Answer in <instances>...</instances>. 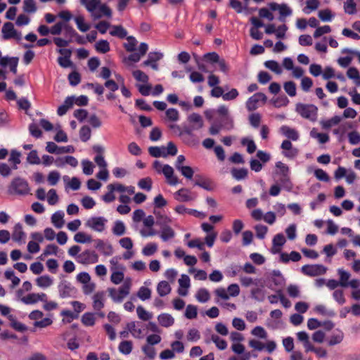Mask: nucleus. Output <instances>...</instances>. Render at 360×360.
<instances>
[{
    "instance_id": "1",
    "label": "nucleus",
    "mask_w": 360,
    "mask_h": 360,
    "mask_svg": "<svg viewBox=\"0 0 360 360\" xmlns=\"http://www.w3.org/2000/svg\"><path fill=\"white\" fill-rule=\"evenodd\" d=\"M8 191L13 195H26L30 193V188L25 179L21 177H15L8 186Z\"/></svg>"
},
{
    "instance_id": "2",
    "label": "nucleus",
    "mask_w": 360,
    "mask_h": 360,
    "mask_svg": "<svg viewBox=\"0 0 360 360\" xmlns=\"http://www.w3.org/2000/svg\"><path fill=\"white\" fill-rule=\"evenodd\" d=\"M296 111L303 118L311 122L316 121L317 118L318 108L313 104L298 103L296 105Z\"/></svg>"
},
{
    "instance_id": "3",
    "label": "nucleus",
    "mask_w": 360,
    "mask_h": 360,
    "mask_svg": "<svg viewBox=\"0 0 360 360\" xmlns=\"http://www.w3.org/2000/svg\"><path fill=\"white\" fill-rule=\"evenodd\" d=\"M130 284L129 283H124V284L119 288L117 291L115 288H109V295L115 302H121L123 299L129 293Z\"/></svg>"
},
{
    "instance_id": "4",
    "label": "nucleus",
    "mask_w": 360,
    "mask_h": 360,
    "mask_svg": "<svg viewBox=\"0 0 360 360\" xmlns=\"http://www.w3.org/2000/svg\"><path fill=\"white\" fill-rule=\"evenodd\" d=\"M59 297L62 299L75 297L77 290L68 281H61L58 285Z\"/></svg>"
},
{
    "instance_id": "5",
    "label": "nucleus",
    "mask_w": 360,
    "mask_h": 360,
    "mask_svg": "<svg viewBox=\"0 0 360 360\" xmlns=\"http://www.w3.org/2000/svg\"><path fill=\"white\" fill-rule=\"evenodd\" d=\"M302 272L307 276H317L326 272V267L322 264H306L302 266Z\"/></svg>"
},
{
    "instance_id": "6",
    "label": "nucleus",
    "mask_w": 360,
    "mask_h": 360,
    "mask_svg": "<svg viewBox=\"0 0 360 360\" xmlns=\"http://www.w3.org/2000/svg\"><path fill=\"white\" fill-rule=\"evenodd\" d=\"M107 221L103 217H93L87 220L86 226L95 231L102 232L105 230Z\"/></svg>"
},
{
    "instance_id": "7",
    "label": "nucleus",
    "mask_w": 360,
    "mask_h": 360,
    "mask_svg": "<svg viewBox=\"0 0 360 360\" xmlns=\"http://www.w3.org/2000/svg\"><path fill=\"white\" fill-rule=\"evenodd\" d=\"M269 7L272 11H279L280 17L278 19L281 22H285V18L292 15V10L285 4H278L276 2H271L269 4Z\"/></svg>"
},
{
    "instance_id": "8",
    "label": "nucleus",
    "mask_w": 360,
    "mask_h": 360,
    "mask_svg": "<svg viewBox=\"0 0 360 360\" xmlns=\"http://www.w3.org/2000/svg\"><path fill=\"white\" fill-rule=\"evenodd\" d=\"M281 148L283 150L282 153L283 156L288 159H293L298 155L299 150L293 148L290 140H284L281 145Z\"/></svg>"
},
{
    "instance_id": "9",
    "label": "nucleus",
    "mask_w": 360,
    "mask_h": 360,
    "mask_svg": "<svg viewBox=\"0 0 360 360\" xmlns=\"http://www.w3.org/2000/svg\"><path fill=\"white\" fill-rule=\"evenodd\" d=\"M58 51L63 56L58 58L57 60L59 65L63 68L72 67L73 65L70 60L72 51L68 49H60Z\"/></svg>"
},
{
    "instance_id": "10",
    "label": "nucleus",
    "mask_w": 360,
    "mask_h": 360,
    "mask_svg": "<svg viewBox=\"0 0 360 360\" xmlns=\"http://www.w3.org/2000/svg\"><path fill=\"white\" fill-rule=\"evenodd\" d=\"M78 258L82 264H94L98 262V256L95 251L85 250L79 255Z\"/></svg>"
},
{
    "instance_id": "11",
    "label": "nucleus",
    "mask_w": 360,
    "mask_h": 360,
    "mask_svg": "<svg viewBox=\"0 0 360 360\" xmlns=\"http://www.w3.org/2000/svg\"><path fill=\"white\" fill-rule=\"evenodd\" d=\"M162 173L165 175L169 185L176 186L179 183L178 177L174 175V169L170 165H164Z\"/></svg>"
},
{
    "instance_id": "12",
    "label": "nucleus",
    "mask_w": 360,
    "mask_h": 360,
    "mask_svg": "<svg viewBox=\"0 0 360 360\" xmlns=\"http://www.w3.org/2000/svg\"><path fill=\"white\" fill-rule=\"evenodd\" d=\"M279 133L292 141H297L300 138L298 131L287 125H282L279 129Z\"/></svg>"
},
{
    "instance_id": "13",
    "label": "nucleus",
    "mask_w": 360,
    "mask_h": 360,
    "mask_svg": "<svg viewBox=\"0 0 360 360\" xmlns=\"http://www.w3.org/2000/svg\"><path fill=\"white\" fill-rule=\"evenodd\" d=\"M194 185L198 186L209 191H212L214 189V185L212 181L200 175L195 176Z\"/></svg>"
},
{
    "instance_id": "14",
    "label": "nucleus",
    "mask_w": 360,
    "mask_h": 360,
    "mask_svg": "<svg viewBox=\"0 0 360 360\" xmlns=\"http://www.w3.org/2000/svg\"><path fill=\"white\" fill-rule=\"evenodd\" d=\"M286 240L283 233H277L272 240L273 248L271 252L274 254L281 251V248L285 243Z\"/></svg>"
},
{
    "instance_id": "15",
    "label": "nucleus",
    "mask_w": 360,
    "mask_h": 360,
    "mask_svg": "<svg viewBox=\"0 0 360 360\" xmlns=\"http://www.w3.org/2000/svg\"><path fill=\"white\" fill-rule=\"evenodd\" d=\"M4 39H9L16 37L17 31L14 28V25L11 22H5L1 30Z\"/></svg>"
},
{
    "instance_id": "16",
    "label": "nucleus",
    "mask_w": 360,
    "mask_h": 360,
    "mask_svg": "<svg viewBox=\"0 0 360 360\" xmlns=\"http://www.w3.org/2000/svg\"><path fill=\"white\" fill-rule=\"evenodd\" d=\"M105 292H97L93 296V307L96 311H100L104 307Z\"/></svg>"
},
{
    "instance_id": "17",
    "label": "nucleus",
    "mask_w": 360,
    "mask_h": 360,
    "mask_svg": "<svg viewBox=\"0 0 360 360\" xmlns=\"http://www.w3.org/2000/svg\"><path fill=\"white\" fill-rule=\"evenodd\" d=\"M174 195L175 199L180 202H188L193 199L191 195L190 191L187 188L179 189L174 193Z\"/></svg>"
},
{
    "instance_id": "18",
    "label": "nucleus",
    "mask_w": 360,
    "mask_h": 360,
    "mask_svg": "<svg viewBox=\"0 0 360 360\" xmlns=\"http://www.w3.org/2000/svg\"><path fill=\"white\" fill-rule=\"evenodd\" d=\"M96 248L100 250L105 256H110L112 254V247L110 244H105L102 240H96Z\"/></svg>"
},
{
    "instance_id": "19",
    "label": "nucleus",
    "mask_w": 360,
    "mask_h": 360,
    "mask_svg": "<svg viewBox=\"0 0 360 360\" xmlns=\"http://www.w3.org/2000/svg\"><path fill=\"white\" fill-rule=\"evenodd\" d=\"M158 320L159 323L165 328L172 326L174 323V318L169 314L163 313L158 316Z\"/></svg>"
},
{
    "instance_id": "20",
    "label": "nucleus",
    "mask_w": 360,
    "mask_h": 360,
    "mask_svg": "<svg viewBox=\"0 0 360 360\" xmlns=\"http://www.w3.org/2000/svg\"><path fill=\"white\" fill-rule=\"evenodd\" d=\"M160 228V238L163 241H167L168 240L172 239L175 236L174 231L169 226L166 225Z\"/></svg>"
},
{
    "instance_id": "21",
    "label": "nucleus",
    "mask_w": 360,
    "mask_h": 360,
    "mask_svg": "<svg viewBox=\"0 0 360 360\" xmlns=\"http://www.w3.org/2000/svg\"><path fill=\"white\" fill-rule=\"evenodd\" d=\"M110 34L120 39H124L127 37V31L122 25H114L110 31Z\"/></svg>"
},
{
    "instance_id": "22",
    "label": "nucleus",
    "mask_w": 360,
    "mask_h": 360,
    "mask_svg": "<svg viewBox=\"0 0 360 360\" xmlns=\"http://www.w3.org/2000/svg\"><path fill=\"white\" fill-rule=\"evenodd\" d=\"M25 237V233L22 231V227L20 224H17L14 226V230L12 234V238L15 242H21Z\"/></svg>"
},
{
    "instance_id": "23",
    "label": "nucleus",
    "mask_w": 360,
    "mask_h": 360,
    "mask_svg": "<svg viewBox=\"0 0 360 360\" xmlns=\"http://www.w3.org/2000/svg\"><path fill=\"white\" fill-rule=\"evenodd\" d=\"M171 287L167 281H160L157 286L158 293L160 297H164L171 292Z\"/></svg>"
},
{
    "instance_id": "24",
    "label": "nucleus",
    "mask_w": 360,
    "mask_h": 360,
    "mask_svg": "<svg viewBox=\"0 0 360 360\" xmlns=\"http://www.w3.org/2000/svg\"><path fill=\"white\" fill-rule=\"evenodd\" d=\"M20 156L21 153L19 151L16 150H12L11 151V155L8 161L11 164H12V168L13 169H16L18 168V165H19L21 162Z\"/></svg>"
},
{
    "instance_id": "25",
    "label": "nucleus",
    "mask_w": 360,
    "mask_h": 360,
    "mask_svg": "<svg viewBox=\"0 0 360 360\" xmlns=\"http://www.w3.org/2000/svg\"><path fill=\"white\" fill-rule=\"evenodd\" d=\"M132 349L133 344L132 342L129 340H123L120 343L118 346L120 352L124 355L129 354L131 352Z\"/></svg>"
},
{
    "instance_id": "26",
    "label": "nucleus",
    "mask_w": 360,
    "mask_h": 360,
    "mask_svg": "<svg viewBox=\"0 0 360 360\" xmlns=\"http://www.w3.org/2000/svg\"><path fill=\"white\" fill-rule=\"evenodd\" d=\"M63 217H64V213L62 212H56L55 213H53L52 214L51 222L53 224V225L56 228L60 229L63 226V224H64Z\"/></svg>"
},
{
    "instance_id": "27",
    "label": "nucleus",
    "mask_w": 360,
    "mask_h": 360,
    "mask_svg": "<svg viewBox=\"0 0 360 360\" xmlns=\"http://www.w3.org/2000/svg\"><path fill=\"white\" fill-rule=\"evenodd\" d=\"M80 2L84 5L89 12H94L101 4V0H80Z\"/></svg>"
},
{
    "instance_id": "28",
    "label": "nucleus",
    "mask_w": 360,
    "mask_h": 360,
    "mask_svg": "<svg viewBox=\"0 0 360 360\" xmlns=\"http://www.w3.org/2000/svg\"><path fill=\"white\" fill-rule=\"evenodd\" d=\"M8 320L10 321L11 326L15 330L18 332H25L27 330V326L16 321L15 316L13 315H8Z\"/></svg>"
},
{
    "instance_id": "29",
    "label": "nucleus",
    "mask_w": 360,
    "mask_h": 360,
    "mask_svg": "<svg viewBox=\"0 0 360 360\" xmlns=\"http://www.w3.org/2000/svg\"><path fill=\"white\" fill-rule=\"evenodd\" d=\"M95 49L98 53H106L110 50V44L107 40L101 39L96 43Z\"/></svg>"
},
{
    "instance_id": "30",
    "label": "nucleus",
    "mask_w": 360,
    "mask_h": 360,
    "mask_svg": "<svg viewBox=\"0 0 360 360\" xmlns=\"http://www.w3.org/2000/svg\"><path fill=\"white\" fill-rule=\"evenodd\" d=\"M341 121V117L338 115L333 116L332 118L321 122L322 127L325 129H330L333 126L338 124Z\"/></svg>"
},
{
    "instance_id": "31",
    "label": "nucleus",
    "mask_w": 360,
    "mask_h": 360,
    "mask_svg": "<svg viewBox=\"0 0 360 360\" xmlns=\"http://www.w3.org/2000/svg\"><path fill=\"white\" fill-rule=\"evenodd\" d=\"M231 172L232 176L236 180H241L245 179L248 174V171L246 168H233Z\"/></svg>"
},
{
    "instance_id": "32",
    "label": "nucleus",
    "mask_w": 360,
    "mask_h": 360,
    "mask_svg": "<svg viewBox=\"0 0 360 360\" xmlns=\"http://www.w3.org/2000/svg\"><path fill=\"white\" fill-rule=\"evenodd\" d=\"M37 285L41 288H48L53 284V280L49 276H41L36 279Z\"/></svg>"
},
{
    "instance_id": "33",
    "label": "nucleus",
    "mask_w": 360,
    "mask_h": 360,
    "mask_svg": "<svg viewBox=\"0 0 360 360\" xmlns=\"http://www.w3.org/2000/svg\"><path fill=\"white\" fill-rule=\"evenodd\" d=\"M74 240L79 243H87L92 241V238L84 232H77L74 236Z\"/></svg>"
},
{
    "instance_id": "34",
    "label": "nucleus",
    "mask_w": 360,
    "mask_h": 360,
    "mask_svg": "<svg viewBox=\"0 0 360 360\" xmlns=\"http://www.w3.org/2000/svg\"><path fill=\"white\" fill-rule=\"evenodd\" d=\"M27 162L30 165H39L41 163L37 150H32L27 154Z\"/></svg>"
},
{
    "instance_id": "35",
    "label": "nucleus",
    "mask_w": 360,
    "mask_h": 360,
    "mask_svg": "<svg viewBox=\"0 0 360 360\" xmlns=\"http://www.w3.org/2000/svg\"><path fill=\"white\" fill-rule=\"evenodd\" d=\"M264 66L271 70V71L274 72L277 75H280L282 73V69L281 66L279 65L278 63L276 60H267L264 63Z\"/></svg>"
},
{
    "instance_id": "36",
    "label": "nucleus",
    "mask_w": 360,
    "mask_h": 360,
    "mask_svg": "<svg viewBox=\"0 0 360 360\" xmlns=\"http://www.w3.org/2000/svg\"><path fill=\"white\" fill-rule=\"evenodd\" d=\"M127 43L124 44V47L125 50L128 52H133L136 50V46L137 45V40L133 36L127 37Z\"/></svg>"
},
{
    "instance_id": "37",
    "label": "nucleus",
    "mask_w": 360,
    "mask_h": 360,
    "mask_svg": "<svg viewBox=\"0 0 360 360\" xmlns=\"http://www.w3.org/2000/svg\"><path fill=\"white\" fill-rule=\"evenodd\" d=\"M82 322L84 326H93L95 324V316L93 313L86 312L82 316Z\"/></svg>"
},
{
    "instance_id": "38",
    "label": "nucleus",
    "mask_w": 360,
    "mask_h": 360,
    "mask_svg": "<svg viewBox=\"0 0 360 360\" xmlns=\"http://www.w3.org/2000/svg\"><path fill=\"white\" fill-rule=\"evenodd\" d=\"M195 297L198 302L205 303L210 300V295L207 290L201 288L197 292Z\"/></svg>"
},
{
    "instance_id": "39",
    "label": "nucleus",
    "mask_w": 360,
    "mask_h": 360,
    "mask_svg": "<svg viewBox=\"0 0 360 360\" xmlns=\"http://www.w3.org/2000/svg\"><path fill=\"white\" fill-rule=\"evenodd\" d=\"M154 214L156 216V224L160 227L166 226L170 221V219L165 214H162L160 212L154 210Z\"/></svg>"
},
{
    "instance_id": "40",
    "label": "nucleus",
    "mask_w": 360,
    "mask_h": 360,
    "mask_svg": "<svg viewBox=\"0 0 360 360\" xmlns=\"http://www.w3.org/2000/svg\"><path fill=\"white\" fill-rule=\"evenodd\" d=\"M37 6L34 0H24L23 10L26 13H34L37 11Z\"/></svg>"
},
{
    "instance_id": "41",
    "label": "nucleus",
    "mask_w": 360,
    "mask_h": 360,
    "mask_svg": "<svg viewBox=\"0 0 360 360\" xmlns=\"http://www.w3.org/2000/svg\"><path fill=\"white\" fill-rule=\"evenodd\" d=\"M338 274L340 275L339 282L340 283V286L344 288L349 286L348 280L350 277L349 273L342 269H338Z\"/></svg>"
},
{
    "instance_id": "42",
    "label": "nucleus",
    "mask_w": 360,
    "mask_h": 360,
    "mask_svg": "<svg viewBox=\"0 0 360 360\" xmlns=\"http://www.w3.org/2000/svg\"><path fill=\"white\" fill-rule=\"evenodd\" d=\"M345 12L349 15H353L356 12V4L354 0H347L344 4Z\"/></svg>"
},
{
    "instance_id": "43",
    "label": "nucleus",
    "mask_w": 360,
    "mask_h": 360,
    "mask_svg": "<svg viewBox=\"0 0 360 360\" xmlns=\"http://www.w3.org/2000/svg\"><path fill=\"white\" fill-rule=\"evenodd\" d=\"M75 21L77 24V28L83 32L88 31L90 28V26L84 22V18L82 15L76 16L75 18Z\"/></svg>"
},
{
    "instance_id": "44",
    "label": "nucleus",
    "mask_w": 360,
    "mask_h": 360,
    "mask_svg": "<svg viewBox=\"0 0 360 360\" xmlns=\"http://www.w3.org/2000/svg\"><path fill=\"white\" fill-rule=\"evenodd\" d=\"M127 329L131 333V335L136 338H141L142 330L140 328H136V323L134 321H131L128 323L127 325Z\"/></svg>"
},
{
    "instance_id": "45",
    "label": "nucleus",
    "mask_w": 360,
    "mask_h": 360,
    "mask_svg": "<svg viewBox=\"0 0 360 360\" xmlns=\"http://www.w3.org/2000/svg\"><path fill=\"white\" fill-rule=\"evenodd\" d=\"M4 276L6 279L11 281L13 287L19 285L20 282V278L15 276L14 271L12 269L6 270L4 273Z\"/></svg>"
},
{
    "instance_id": "46",
    "label": "nucleus",
    "mask_w": 360,
    "mask_h": 360,
    "mask_svg": "<svg viewBox=\"0 0 360 360\" xmlns=\"http://www.w3.org/2000/svg\"><path fill=\"white\" fill-rule=\"evenodd\" d=\"M153 181L151 178L146 177L141 179L138 182V186L143 190L150 191L152 188Z\"/></svg>"
},
{
    "instance_id": "47",
    "label": "nucleus",
    "mask_w": 360,
    "mask_h": 360,
    "mask_svg": "<svg viewBox=\"0 0 360 360\" xmlns=\"http://www.w3.org/2000/svg\"><path fill=\"white\" fill-rule=\"evenodd\" d=\"M211 340L215 343L216 347L220 350H224L227 347V342L226 340L221 339L217 335L212 334Z\"/></svg>"
},
{
    "instance_id": "48",
    "label": "nucleus",
    "mask_w": 360,
    "mask_h": 360,
    "mask_svg": "<svg viewBox=\"0 0 360 360\" xmlns=\"http://www.w3.org/2000/svg\"><path fill=\"white\" fill-rule=\"evenodd\" d=\"M262 96L261 95L254 94L250 97L246 101V108L248 111H253L258 108V102L255 100L256 97Z\"/></svg>"
},
{
    "instance_id": "49",
    "label": "nucleus",
    "mask_w": 360,
    "mask_h": 360,
    "mask_svg": "<svg viewBox=\"0 0 360 360\" xmlns=\"http://www.w3.org/2000/svg\"><path fill=\"white\" fill-rule=\"evenodd\" d=\"M125 226L122 221H117L112 228V233L118 236H122L125 233Z\"/></svg>"
},
{
    "instance_id": "50",
    "label": "nucleus",
    "mask_w": 360,
    "mask_h": 360,
    "mask_svg": "<svg viewBox=\"0 0 360 360\" xmlns=\"http://www.w3.org/2000/svg\"><path fill=\"white\" fill-rule=\"evenodd\" d=\"M91 129L88 126H83L79 130V137L82 141L86 142L91 138Z\"/></svg>"
},
{
    "instance_id": "51",
    "label": "nucleus",
    "mask_w": 360,
    "mask_h": 360,
    "mask_svg": "<svg viewBox=\"0 0 360 360\" xmlns=\"http://www.w3.org/2000/svg\"><path fill=\"white\" fill-rule=\"evenodd\" d=\"M188 120L190 123H195L198 124L196 129H200L203 126V121L202 117L198 113H192L188 117Z\"/></svg>"
},
{
    "instance_id": "52",
    "label": "nucleus",
    "mask_w": 360,
    "mask_h": 360,
    "mask_svg": "<svg viewBox=\"0 0 360 360\" xmlns=\"http://www.w3.org/2000/svg\"><path fill=\"white\" fill-rule=\"evenodd\" d=\"M163 148H161L159 146H150L148 148V153L149 154L154 158H166L165 152H162V150Z\"/></svg>"
},
{
    "instance_id": "53",
    "label": "nucleus",
    "mask_w": 360,
    "mask_h": 360,
    "mask_svg": "<svg viewBox=\"0 0 360 360\" xmlns=\"http://www.w3.org/2000/svg\"><path fill=\"white\" fill-rule=\"evenodd\" d=\"M284 90L291 97L296 95V84L294 82L289 81L284 84Z\"/></svg>"
},
{
    "instance_id": "54",
    "label": "nucleus",
    "mask_w": 360,
    "mask_h": 360,
    "mask_svg": "<svg viewBox=\"0 0 360 360\" xmlns=\"http://www.w3.org/2000/svg\"><path fill=\"white\" fill-rule=\"evenodd\" d=\"M68 81L71 86H77L81 82V76L78 72L73 71L68 75Z\"/></svg>"
},
{
    "instance_id": "55",
    "label": "nucleus",
    "mask_w": 360,
    "mask_h": 360,
    "mask_svg": "<svg viewBox=\"0 0 360 360\" xmlns=\"http://www.w3.org/2000/svg\"><path fill=\"white\" fill-rule=\"evenodd\" d=\"M279 183L287 191H290L292 188V184L290 181V176L285 175V176H281L279 178Z\"/></svg>"
},
{
    "instance_id": "56",
    "label": "nucleus",
    "mask_w": 360,
    "mask_h": 360,
    "mask_svg": "<svg viewBox=\"0 0 360 360\" xmlns=\"http://www.w3.org/2000/svg\"><path fill=\"white\" fill-rule=\"evenodd\" d=\"M314 310L316 312L323 316H328L333 317L335 315V313L333 310H327L326 307L323 304L316 305L315 307Z\"/></svg>"
},
{
    "instance_id": "57",
    "label": "nucleus",
    "mask_w": 360,
    "mask_h": 360,
    "mask_svg": "<svg viewBox=\"0 0 360 360\" xmlns=\"http://www.w3.org/2000/svg\"><path fill=\"white\" fill-rule=\"evenodd\" d=\"M256 236L259 239H264L268 231V227L262 224H257L255 226Z\"/></svg>"
},
{
    "instance_id": "58",
    "label": "nucleus",
    "mask_w": 360,
    "mask_h": 360,
    "mask_svg": "<svg viewBox=\"0 0 360 360\" xmlns=\"http://www.w3.org/2000/svg\"><path fill=\"white\" fill-rule=\"evenodd\" d=\"M137 296L141 300H146L150 297L151 296V290L147 288L142 286L139 288Z\"/></svg>"
},
{
    "instance_id": "59",
    "label": "nucleus",
    "mask_w": 360,
    "mask_h": 360,
    "mask_svg": "<svg viewBox=\"0 0 360 360\" xmlns=\"http://www.w3.org/2000/svg\"><path fill=\"white\" fill-rule=\"evenodd\" d=\"M158 249V246L155 243H148L147 244L142 250V253L145 256H151L153 255Z\"/></svg>"
},
{
    "instance_id": "60",
    "label": "nucleus",
    "mask_w": 360,
    "mask_h": 360,
    "mask_svg": "<svg viewBox=\"0 0 360 360\" xmlns=\"http://www.w3.org/2000/svg\"><path fill=\"white\" fill-rule=\"evenodd\" d=\"M344 335L341 331L337 334L332 335L328 340V345L333 346L340 344L342 341Z\"/></svg>"
},
{
    "instance_id": "61",
    "label": "nucleus",
    "mask_w": 360,
    "mask_h": 360,
    "mask_svg": "<svg viewBox=\"0 0 360 360\" xmlns=\"http://www.w3.org/2000/svg\"><path fill=\"white\" fill-rule=\"evenodd\" d=\"M136 312L139 318L143 321H148L152 318V315L141 306L136 308Z\"/></svg>"
},
{
    "instance_id": "62",
    "label": "nucleus",
    "mask_w": 360,
    "mask_h": 360,
    "mask_svg": "<svg viewBox=\"0 0 360 360\" xmlns=\"http://www.w3.org/2000/svg\"><path fill=\"white\" fill-rule=\"evenodd\" d=\"M133 77L139 82L147 83L148 82V76L141 70H136L132 73Z\"/></svg>"
},
{
    "instance_id": "63",
    "label": "nucleus",
    "mask_w": 360,
    "mask_h": 360,
    "mask_svg": "<svg viewBox=\"0 0 360 360\" xmlns=\"http://www.w3.org/2000/svg\"><path fill=\"white\" fill-rule=\"evenodd\" d=\"M314 176L317 179L321 181L328 182L330 180L328 174L322 169H316L314 170Z\"/></svg>"
},
{
    "instance_id": "64",
    "label": "nucleus",
    "mask_w": 360,
    "mask_h": 360,
    "mask_svg": "<svg viewBox=\"0 0 360 360\" xmlns=\"http://www.w3.org/2000/svg\"><path fill=\"white\" fill-rule=\"evenodd\" d=\"M197 307L192 304H188L186 307L185 311V316L188 319H193L197 316Z\"/></svg>"
}]
</instances>
